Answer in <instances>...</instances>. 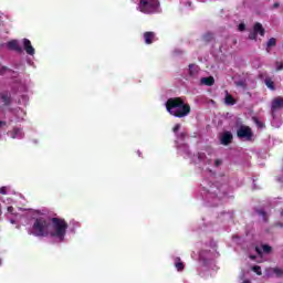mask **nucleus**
<instances>
[{"instance_id":"c85d7f7f","label":"nucleus","mask_w":283,"mask_h":283,"mask_svg":"<svg viewBox=\"0 0 283 283\" xmlns=\"http://www.w3.org/2000/svg\"><path fill=\"white\" fill-rule=\"evenodd\" d=\"M247 30V25L244 23L239 24V31L244 32Z\"/></svg>"},{"instance_id":"aec40b11","label":"nucleus","mask_w":283,"mask_h":283,"mask_svg":"<svg viewBox=\"0 0 283 283\" xmlns=\"http://www.w3.org/2000/svg\"><path fill=\"white\" fill-rule=\"evenodd\" d=\"M263 253H271L273 251V248L269 244H262Z\"/></svg>"},{"instance_id":"72a5a7b5","label":"nucleus","mask_w":283,"mask_h":283,"mask_svg":"<svg viewBox=\"0 0 283 283\" xmlns=\"http://www.w3.org/2000/svg\"><path fill=\"white\" fill-rule=\"evenodd\" d=\"M256 253H259V255H262V250H260V248H255Z\"/></svg>"},{"instance_id":"f8f14e48","label":"nucleus","mask_w":283,"mask_h":283,"mask_svg":"<svg viewBox=\"0 0 283 283\" xmlns=\"http://www.w3.org/2000/svg\"><path fill=\"white\" fill-rule=\"evenodd\" d=\"M253 32L260 34V36H264V34H266V30H264V27H262V23L260 22L254 23Z\"/></svg>"},{"instance_id":"f257e3e1","label":"nucleus","mask_w":283,"mask_h":283,"mask_svg":"<svg viewBox=\"0 0 283 283\" xmlns=\"http://www.w3.org/2000/svg\"><path fill=\"white\" fill-rule=\"evenodd\" d=\"M166 109L175 118H185L191 114V106L182 97H170L166 102Z\"/></svg>"},{"instance_id":"6ab92c4d","label":"nucleus","mask_w":283,"mask_h":283,"mask_svg":"<svg viewBox=\"0 0 283 283\" xmlns=\"http://www.w3.org/2000/svg\"><path fill=\"white\" fill-rule=\"evenodd\" d=\"M272 271L276 275V277H283V269L282 268H274V269H272Z\"/></svg>"},{"instance_id":"bb28decb","label":"nucleus","mask_w":283,"mask_h":283,"mask_svg":"<svg viewBox=\"0 0 283 283\" xmlns=\"http://www.w3.org/2000/svg\"><path fill=\"white\" fill-rule=\"evenodd\" d=\"M8 72V69L6 66H0V76H3Z\"/></svg>"},{"instance_id":"0eeeda50","label":"nucleus","mask_w":283,"mask_h":283,"mask_svg":"<svg viewBox=\"0 0 283 283\" xmlns=\"http://www.w3.org/2000/svg\"><path fill=\"white\" fill-rule=\"evenodd\" d=\"M22 43H23V50L27 52V54H29V56H34L35 50H34V46H32V42L27 38H24L22 40Z\"/></svg>"},{"instance_id":"7c9ffc66","label":"nucleus","mask_w":283,"mask_h":283,"mask_svg":"<svg viewBox=\"0 0 283 283\" xmlns=\"http://www.w3.org/2000/svg\"><path fill=\"white\" fill-rule=\"evenodd\" d=\"M219 165H222V160L220 159L214 160V166L218 167Z\"/></svg>"},{"instance_id":"f3484780","label":"nucleus","mask_w":283,"mask_h":283,"mask_svg":"<svg viewBox=\"0 0 283 283\" xmlns=\"http://www.w3.org/2000/svg\"><path fill=\"white\" fill-rule=\"evenodd\" d=\"M264 83H265L266 87H269V90H272V92H274L275 82H273V80H271V77H266Z\"/></svg>"},{"instance_id":"a878e982","label":"nucleus","mask_w":283,"mask_h":283,"mask_svg":"<svg viewBox=\"0 0 283 283\" xmlns=\"http://www.w3.org/2000/svg\"><path fill=\"white\" fill-rule=\"evenodd\" d=\"M0 193H2V196H6V193H8V187H6V186L1 187Z\"/></svg>"},{"instance_id":"2f4dec72","label":"nucleus","mask_w":283,"mask_h":283,"mask_svg":"<svg viewBox=\"0 0 283 283\" xmlns=\"http://www.w3.org/2000/svg\"><path fill=\"white\" fill-rule=\"evenodd\" d=\"M7 211H8L9 213H12V211H14V207L9 206V207L7 208Z\"/></svg>"},{"instance_id":"9d476101","label":"nucleus","mask_w":283,"mask_h":283,"mask_svg":"<svg viewBox=\"0 0 283 283\" xmlns=\"http://www.w3.org/2000/svg\"><path fill=\"white\" fill-rule=\"evenodd\" d=\"M283 109V97H276L272 101V112Z\"/></svg>"},{"instance_id":"dca6fc26","label":"nucleus","mask_w":283,"mask_h":283,"mask_svg":"<svg viewBox=\"0 0 283 283\" xmlns=\"http://www.w3.org/2000/svg\"><path fill=\"white\" fill-rule=\"evenodd\" d=\"M224 103H226V105H235L237 102H235V98L233 97V95L228 93L226 95Z\"/></svg>"},{"instance_id":"4c0bfd02","label":"nucleus","mask_w":283,"mask_h":283,"mask_svg":"<svg viewBox=\"0 0 283 283\" xmlns=\"http://www.w3.org/2000/svg\"><path fill=\"white\" fill-rule=\"evenodd\" d=\"M281 216L283 217V210L281 211Z\"/></svg>"},{"instance_id":"a211bd4d","label":"nucleus","mask_w":283,"mask_h":283,"mask_svg":"<svg viewBox=\"0 0 283 283\" xmlns=\"http://www.w3.org/2000/svg\"><path fill=\"white\" fill-rule=\"evenodd\" d=\"M196 74H198V65L189 64V75L196 76Z\"/></svg>"},{"instance_id":"7ed1b4c3","label":"nucleus","mask_w":283,"mask_h":283,"mask_svg":"<svg viewBox=\"0 0 283 283\" xmlns=\"http://www.w3.org/2000/svg\"><path fill=\"white\" fill-rule=\"evenodd\" d=\"M51 222L53 224V231H51L50 237L57 238L60 242H63V240H65V234L67 233V221H65V219L54 217L51 219Z\"/></svg>"},{"instance_id":"1a4fd4ad","label":"nucleus","mask_w":283,"mask_h":283,"mask_svg":"<svg viewBox=\"0 0 283 283\" xmlns=\"http://www.w3.org/2000/svg\"><path fill=\"white\" fill-rule=\"evenodd\" d=\"M144 40H145L146 45H151V43H154V41H156V33H154L151 31L145 32Z\"/></svg>"},{"instance_id":"4be33fe9","label":"nucleus","mask_w":283,"mask_h":283,"mask_svg":"<svg viewBox=\"0 0 283 283\" xmlns=\"http://www.w3.org/2000/svg\"><path fill=\"white\" fill-rule=\"evenodd\" d=\"M256 213L259 214V216H262V218H263V220H264V222H266V211H264V210H256Z\"/></svg>"},{"instance_id":"cd10ccee","label":"nucleus","mask_w":283,"mask_h":283,"mask_svg":"<svg viewBox=\"0 0 283 283\" xmlns=\"http://www.w3.org/2000/svg\"><path fill=\"white\" fill-rule=\"evenodd\" d=\"M179 130H180V124L175 125L172 128L174 134H177Z\"/></svg>"},{"instance_id":"e433bc0d","label":"nucleus","mask_w":283,"mask_h":283,"mask_svg":"<svg viewBox=\"0 0 283 283\" xmlns=\"http://www.w3.org/2000/svg\"><path fill=\"white\" fill-rule=\"evenodd\" d=\"M181 137H185V133H181Z\"/></svg>"},{"instance_id":"c9c22d12","label":"nucleus","mask_w":283,"mask_h":283,"mask_svg":"<svg viewBox=\"0 0 283 283\" xmlns=\"http://www.w3.org/2000/svg\"><path fill=\"white\" fill-rule=\"evenodd\" d=\"M1 264H3V261L0 259V266H1Z\"/></svg>"},{"instance_id":"412c9836","label":"nucleus","mask_w":283,"mask_h":283,"mask_svg":"<svg viewBox=\"0 0 283 283\" xmlns=\"http://www.w3.org/2000/svg\"><path fill=\"white\" fill-rule=\"evenodd\" d=\"M252 271L256 273V275H262V268L260 265L252 266Z\"/></svg>"},{"instance_id":"393cba45","label":"nucleus","mask_w":283,"mask_h":283,"mask_svg":"<svg viewBox=\"0 0 283 283\" xmlns=\"http://www.w3.org/2000/svg\"><path fill=\"white\" fill-rule=\"evenodd\" d=\"M254 122L261 129L264 127V123L260 122V119L255 118Z\"/></svg>"},{"instance_id":"423d86ee","label":"nucleus","mask_w":283,"mask_h":283,"mask_svg":"<svg viewBox=\"0 0 283 283\" xmlns=\"http://www.w3.org/2000/svg\"><path fill=\"white\" fill-rule=\"evenodd\" d=\"M8 50H11L13 52H18V54H23V48L19 45V41L11 40L7 43Z\"/></svg>"},{"instance_id":"ddd939ff","label":"nucleus","mask_w":283,"mask_h":283,"mask_svg":"<svg viewBox=\"0 0 283 283\" xmlns=\"http://www.w3.org/2000/svg\"><path fill=\"white\" fill-rule=\"evenodd\" d=\"M216 83V78L213 76L202 77L201 78V85H207L208 87H211Z\"/></svg>"},{"instance_id":"9b49d317","label":"nucleus","mask_w":283,"mask_h":283,"mask_svg":"<svg viewBox=\"0 0 283 283\" xmlns=\"http://www.w3.org/2000/svg\"><path fill=\"white\" fill-rule=\"evenodd\" d=\"M231 140H233V135L230 132L223 133L221 136V145H231Z\"/></svg>"},{"instance_id":"20e7f679","label":"nucleus","mask_w":283,"mask_h":283,"mask_svg":"<svg viewBox=\"0 0 283 283\" xmlns=\"http://www.w3.org/2000/svg\"><path fill=\"white\" fill-rule=\"evenodd\" d=\"M160 7L158 0H139L138 10L144 14H154Z\"/></svg>"},{"instance_id":"c756f323","label":"nucleus","mask_w":283,"mask_h":283,"mask_svg":"<svg viewBox=\"0 0 283 283\" xmlns=\"http://www.w3.org/2000/svg\"><path fill=\"white\" fill-rule=\"evenodd\" d=\"M205 39H206V41H210L211 39H213V34L208 33L205 35Z\"/></svg>"},{"instance_id":"4468645a","label":"nucleus","mask_w":283,"mask_h":283,"mask_svg":"<svg viewBox=\"0 0 283 283\" xmlns=\"http://www.w3.org/2000/svg\"><path fill=\"white\" fill-rule=\"evenodd\" d=\"M277 45V39L275 38H271L268 42H266V52H271V48H275Z\"/></svg>"},{"instance_id":"2eb2a0df","label":"nucleus","mask_w":283,"mask_h":283,"mask_svg":"<svg viewBox=\"0 0 283 283\" xmlns=\"http://www.w3.org/2000/svg\"><path fill=\"white\" fill-rule=\"evenodd\" d=\"M175 268L177 271H185V263H182L179 256L175 259Z\"/></svg>"},{"instance_id":"473e14b6","label":"nucleus","mask_w":283,"mask_h":283,"mask_svg":"<svg viewBox=\"0 0 283 283\" xmlns=\"http://www.w3.org/2000/svg\"><path fill=\"white\" fill-rule=\"evenodd\" d=\"M273 8H274V9L280 8V2H275V3L273 4Z\"/></svg>"},{"instance_id":"39448f33","label":"nucleus","mask_w":283,"mask_h":283,"mask_svg":"<svg viewBox=\"0 0 283 283\" xmlns=\"http://www.w3.org/2000/svg\"><path fill=\"white\" fill-rule=\"evenodd\" d=\"M237 136L238 138H245V140H253V130L249 126H240Z\"/></svg>"},{"instance_id":"6e6552de","label":"nucleus","mask_w":283,"mask_h":283,"mask_svg":"<svg viewBox=\"0 0 283 283\" xmlns=\"http://www.w3.org/2000/svg\"><path fill=\"white\" fill-rule=\"evenodd\" d=\"M0 98L4 107H10V105H12V95L9 92L0 93Z\"/></svg>"},{"instance_id":"f03ea898","label":"nucleus","mask_w":283,"mask_h":283,"mask_svg":"<svg viewBox=\"0 0 283 283\" xmlns=\"http://www.w3.org/2000/svg\"><path fill=\"white\" fill-rule=\"evenodd\" d=\"M52 223L50 220L39 217L34 220L32 226V235L35 238H48L51 233L50 228Z\"/></svg>"},{"instance_id":"f704fd0d","label":"nucleus","mask_w":283,"mask_h":283,"mask_svg":"<svg viewBox=\"0 0 283 283\" xmlns=\"http://www.w3.org/2000/svg\"><path fill=\"white\" fill-rule=\"evenodd\" d=\"M1 125H6V122L0 120V127H1Z\"/></svg>"},{"instance_id":"5701e85b","label":"nucleus","mask_w":283,"mask_h":283,"mask_svg":"<svg viewBox=\"0 0 283 283\" xmlns=\"http://www.w3.org/2000/svg\"><path fill=\"white\" fill-rule=\"evenodd\" d=\"M249 39L251 40V41H256L258 40V33L256 32H251L250 34H249Z\"/></svg>"},{"instance_id":"b1692460","label":"nucleus","mask_w":283,"mask_h":283,"mask_svg":"<svg viewBox=\"0 0 283 283\" xmlns=\"http://www.w3.org/2000/svg\"><path fill=\"white\" fill-rule=\"evenodd\" d=\"M275 65H276V72H282L283 63L282 62H275Z\"/></svg>"}]
</instances>
